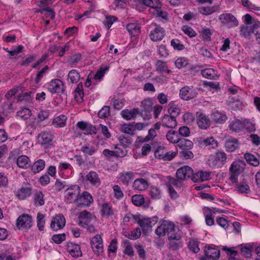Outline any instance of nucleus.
Masks as SVG:
<instances>
[{"label": "nucleus", "instance_id": "2f4dec72", "mask_svg": "<svg viewBox=\"0 0 260 260\" xmlns=\"http://www.w3.org/2000/svg\"><path fill=\"white\" fill-rule=\"evenodd\" d=\"M45 161L42 159H39L34 162L31 167V171L34 174H37L44 170L45 167Z\"/></svg>", "mask_w": 260, "mask_h": 260}, {"label": "nucleus", "instance_id": "c03bdc74", "mask_svg": "<svg viewBox=\"0 0 260 260\" xmlns=\"http://www.w3.org/2000/svg\"><path fill=\"white\" fill-rule=\"evenodd\" d=\"M83 97V84L80 83L75 90V98L77 102H80L82 101Z\"/></svg>", "mask_w": 260, "mask_h": 260}, {"label": "nucleus", "instance_id": "3c124183", "mask_svg": "<svg viewBox=\"0 0 260 260\" xmlns=\"http://www.w3.org/2000/svg\"><path fill=\"white\" fill-rule=\"evenodd\" d=\"M81 151L85 155H92L96 151L95 147L91 145L83 146L81 147Z\"/></svg>", "mask_w": 260, "mask_h": 260}, {"label": "nucleus", "instance_id": "052dcab7", "mask_svg": "<svg viewBox=\"0 0 260 260\" xmlns=\"http://www.w3.org/2000/svg\"><path fill=\"white\" fill-rule=\"evenodd\" d=\"M81 59V55L80 54H76L70 57L68 59V62L70 64L75 66L78 63Z\"/></svg>", "mask_w": 260, "mask_h": 260}, {"label": "nucleus", "instance_id": "423d86ee", "mask_svg": "<svg viewBox=\"0 0 260 260\" xmlns=\"http://www.w3.org/2000/svg\"><path fill=\"white\" fill-rule=\"evenodd\" d=\"M16 225L19 230H27L32 225V218L28 214H22L17 218Z\"/></svg>", "mask_w": 260, "mask_h": 260}, {"label": "nucleus", "instance_id": "4468645a", "mask_svg": "<svg viewBox=\"0 0 260 260\" xmlns=\"http://www.w3.org/2000/svg\"><path fill=\"white\" fill-rule=\"evenodd\" d=\"M48 90L51 93H60L63 91V84L59 79L52 80L48 87Z\"/></svg>", "mask_w": 260, "mask_h": 260}, {"label": "nucleus", "instance_id": "393cba45", "mask_svg": "<svg viewBox=\"0 0 260 260\" xmlns=\"http://www.w3.org/2000/svg\"><path fill=\"white\" fill-rule=\"evenodd\" d=\"M224 146L227 151L233 152L239 148V143L237 139L230 138L225 141Z\"/></svg>", "mask_w": 260, "mask_h": 260}, {"label": "nucleus", "instance_id": "2eb2a0df", "mask_svg": "<svg viewBox=\"0 0 260 260\" xmlns=\"http://www.w3.org/2000/svg\"><path fill=\"white\" fill-rule=\"evenodd\" d=\"M158 221V217L153 216L151 218L143 217L138 221V224L144 230L151 228Z\"/></svg>", "mask_w": 260, "mask_h": 260}, {"label": "nucleus", "instance_id": "8fccbe9b", "mask_svg": "<svg viewBox=\"0 0 260 260\" xmlns=\"http://www.w3.org/2000/svg\"><path fill=\"white\" fill-rule=\"evenodd\" d=\"M44 194L42 192H37L35 193L34 201L36 206H43L45 204V201L43 199Z\"/></svg>", "mask_w": 260, "mask_h": 260}, {"label": "nucleus", "instance_id": "774afa93", "mask_svg": "<svg viewBox=\"0 0 260 260\" xmlns=\"http://www.w3.org/2000/svg\"><path fill=\"white\" fill-rule=\"evenodd\" d=\"M117 21V18L112 15H109L106 17V20L104 21V23L110 28L112 24Z\"/></svg>", "mask_w": 260, "mask_h": 260}, {"label": "nucleus", "instance_id": "de8ad7c7", "mask_svg": "<svg viewBox=\"0 0 260 260\" xmlns=\"http://www.w3.org/2000/svg\"><path fill=\"white\" fill-rule=\"evenodd\" d=\"M188 248L194 253H198L200 251L199 242L194 239L189 240L187 244Z\"/></svg>", "mask_w": 260, "mask_h": 260}, {"label": "nucleus", "instance_id": "603ef678", "mask_svg": "<svg viewBox=\"0 0 260 260\" xmlns=\"http://www.w3.org/2000/svg\"><path fill=\"white\" fill-rule=\"evenodd\" d=\"M149 194L152 198L154 199H159L161 196L160 190L155 186H151L150 189Z\"/></svg>", "mask_w": 260, "mask_h": 260}, {"label": "nucleus", "instance_id": "58836bf2", "mask_svg": "<svg viewBox=\"0 0 260 260\" xmlns=\"http://www.w3.org/2000/svg\"><path fill=\"white\" fill-rule=\"evenodd\" d=\"M193 145L191 141L183 138H180L178 143V146L183 150L190 149L193 147Z\"/></svg>", "mask_w": 260, "mask_h": 260}, {"label": "nucleus", "instance_id": "a19ab883", "mask_svg": "<svg viewBox=\"0 0 260 260\" xmlns=\"http://www.w3.org/2000/svg\"><path fill=\"white\" fill-rule=\"evenodd\" d=\"M168 111L170 115L176 118L181 112V110L178 105L171 102L169 104Z\"/></svg>", "mask_w": 260, "mask_h": 260}, {"label": "nucleus", "instance_id": "5701e85b", "mask_svg": "<svg viewBox=\"0 0 260 260\" xmlns=\"http://www.w3.org/2000/svg\"><path fill=\"white\" fill-rule=\"evenodd\" d=\"M161 124L163 126L169 128H175L177 126V121L174 116L170 115H165L161 119Z\"/></svg>", "mask_w": 260, "mask_h": 260}, {"label": "nucleus", "instance_id": "c85d7f7f", "mask_svg": "<svg viewBox=\"0 0 260 260\" xmlns=\"http://www.w3.org/2000/svg\"><path fill=\"white\" fill-rule=\"evenodd\" d=\"M32 193V188L30 186H23L17 192L16 196L20 200H24L29 197Z\"/></svg>", "mask_w": 260, "mask_h": 260}, {"label": "nucleus", "instance_id": "09e8293b", "mask_svg": "<svg viewBox=\"0 0 260 260\" xmlns=\"http://www.w3.org/2000/svg\"><path fill=\"white\" fill-rule=\"evenodd\" d=\"M169 240H180L181 238V232L177 226H175L174 229L168 234Z\"/></svg>", "mask_w": 260, "mask_h": 260}, {"label": "nucleus", "instance_id": "680f3d73", "mask_svg": "<svg viewBox=\"0 0 260 260\" xmlns=\"http://www.w3.org/2000/svg\"><path fill=\"white\" fill-rule=\"evenodd\" d=\"M166 150L164 147H158L154 152L155 157L159 159H164Z\"/></svg>", "mask_w": 260, "mask_h": 260}, {"label": "nucleus", "instance_id": "39448f33", "mask_svg": "<svg viewBox=\"0 0 260 260\" xmlns=\"http://www.w3.org/2000/svg\"><path fill=\"white\" fill-rule=\"evenodd\" d=\"M219 20L228 28H233L239 25L237 19L231 13H222L219 16Z\"/></svg>", "mask_w": 260, "mask_h": 260}, {"label": "nucleus", "instance_id": "c756f323", "mask_svg": "<svg viewBox=\"0 0 260 260\" xmlns=\"http://www.w3.org/2000/svg\"><path fill=\"white\" fill-rule=\"evenodd\" d=\"M17 165L19 168L26 169L30 166V160L26 155H20L17 159Z\"/></svg>", "mask_w": 260, "mask_h": 260}, {"label": "nucleus", "instance_id": "dca6fc26", "mask_svg": "<svg viewBox=\"0 0 260 260\" xmlns=\"http://www.w3.org/2000/svg\"><path fill=\"white\" fill-rule=\"evenodd\" d=\"M93 202L92 196L87 191H84L81 195H79L77 203L79 205L88 207Z\"/></svg>", "mask_w": 260, "mask_h": 260}, {"label": "nucleus", "instance_id": "b1692460", "mask_svg": "<svg viewBox=\"0 0 260 260\" xmlns=\"http://www.w3.org/2000/svg\"><path fill=\"white\" fill-rule=\"evenodd\" d=\"M229 127L233 132L239 133L244 128V124L240 120L234 119L229 121Z\"/></svg>", "mask_w": 260, "mask_h": 260}, {"label": "nucleus", "instance_id": "f257e3e1", "mask_svg": "<svg viewBox=\"0 0 260 260\" xmlns=\"http://www.w3.org/2000/svg\"><path fill=\"white\" fill-rule=\"evenodd\" d=\"M227 162V155L222 150H218L209 156L208 160L209 166L213 168H221Z\"/></svg>", "mask_w": 260, "mask_h": 260}, {"label": "nucleus", "instance_id": "a211bd4d", "mask_svg": "<svg viewBox=\"0 0 260 260\" xmlns=\"http://www.w3.org/2000/svg\"><path fill=\"white\" fill-rule=\"evenodd\" d=\"M210 115L212 120L217 124H223L228 119V117L224 112L218 110L212 111Z\"/></svg>", "mask_w": 260, "mask_h": 260}, {"label": "nucleus", "instance_id": "f03ea898", "mask_svg": "<svg viewBox=\"0 0 260 260\" xmlns=\"http://www.w3.org/2000/svg\"><path fill=\"white\" fill-rule=\"evenodd\" d=\"M145 6L150 8L149 11L157 17L166 19L168 14L161 10V6L158 0H143Z\"/></svg>", "mask_w": 260, "mask_h": 260}, {"label": "nucleus", "instance_id": "bb28decb", "mask_svg": "<svg viewBox=\"0 0 260 260\" xmlns=\"http://www.w3.org/2000/svg\"><path fill=\"white\" fill-rule=\"evenodd\" d=\"M141 25L137 22L129 23L126 25V29L132 36H137L141 32Z\"/></svg>", "mask_w": 260, "mask_h": 260}, {"label": "nucleus", "instance_id": "f3484780", "mask_svg": "<svg viewBox=\"0 0 260 260\" xmlns=\"http://www.w3.org/2000/svg\"><path fill=\"white\" fill-rule=\"evenodd\" d=\"M67 249L70 255L73 257L78 258L82 255L80 246L77 244L68 242L67 245Z\"/></svg>", "mask_w": 260, "mask_h": 260}, {"label": "nucleus", "instance_id": "5fc2aeb1", "mask_svg": "<svg viewBox=\"0 0 260 260\" xmlns=\"http://www.w3.org/2000/svg\"><path fill=\"white\" fill-rule=\"evenodd\" d=\"M205 212H207V213H205V220L206 224L208 225H212L214 223V221L212 217L213 214L211 210L209 208H207L205 209Z\"/></svg>", "mask_w": 260, "mask_h": 260}, {"label": "nucleus", "instance_id": "aec40b11", "mask_svg": "<svg viewBox=\"0 0 260 260\" xmlns=\"http://www.w3.org/2000/svg\"><path fill=\"white\" fill-rule=\"evenodd\" d=\"M135 174L131 171H123L119 173L118 179L123 184L127 185L135 178Z\"/></svg>", "mask_w": 260, "mask_h": 260}, {"label": "nucleus", "instance_id": "a18cd8bd", "mask_svg": "<svg viewBox=\"0 0 260 260\" xmlns=\"http://www.w3.org/2000/svg\"><path fill=\"white\" fill-rule=\"evenodd\" d=\"M31 115V111L28 108H22L17 113V116L23 120L28 119Z\"/></svg>", "mask_w": 260, "mask_h": 260}, {"label": "nucleus", "instance_id": "338daca9", "mask_svg": "<svg viewBox=\"0 0 260 260\" xmlns=\"http://www.w3.org/2000/svg\"><path fill=\"white\" fill-rule=\"evenodd\" d=\"M110 114V108L108 106L103 107L99 112L98 116L101 118L107 117Z\"/></svg>", "mask_w": 260, "mask_h": 260}, {"label": "nucleus", "instance_id": "4c0bfd02", "mask_svg": "<svg viewBox=\"0 0 260 260\" xmlns=\"http://www.w3.org/2000/svg\"><path fill=\"white\" fill-rule=\"evenodd\" d=\"M80 74L76 70H71L68 75V81L71 83H77L80 79Z\"/></svg>", "mask_w": 260, "mask_h": 260}, {"label": "nucleus", "instance_id": "0eeeda50", "mask_svg": "<svg viewBox=\"0 0 260 260\" xmlns=\"http://www.w3.org/2000/svg\"><path fill=\"white\" fill-rule=\"evenodd\" d=\"M197 123L198 127L201 129H208L211 123V121L208 115L201 111L196 113Z\"/></svg>", "mask_w": 260, "mask_h": 260}, {"label": "nucleus", "instance_id": "4be33fe9", "mask_svg": "<svg viewBox=\"0 0 260 260\" xmlns=\"http://www.w3.org/2000/svg\"><path fill=\"white\" fill-rule=\"evenodd\" d=\"M85 180L90 184L98 187L101 184V180L98 174L94 171H90L85 176Z\"/></svg>", "mask_w": 260, "mask_h": 260}, {"label": "nucleus", "instance_id": "37998d69", "mask_svg": "<svg viewBox=\"0 0 260 260\" xmlns=\"http://www.w3.org/2000/svg\"><path fill=\"white\" fill-rule=\"evenodd\" d=\"M244 158L248 164L253 166L256 167L259 165L258 159L255 156L249 153H246L244 154Z\"/></svg>", "mask_w": 260, "mask_h": 260}, {"label": "nucleus", "instance_id": "7c9ffc66", "mask_svg": "<svg viewBox=\"0 0 260 260\" xmlns=\"http://www.w3.org/2000/svg\"><path fill=\"white\" fill-rule=\"evenodd\" d=\"M219 11L218 6H214L212 7H200L198 8V11L203 15H209L214 12Z\"/></svg>", "mask_w": 260, "mask_h": 260}, {"label": "nucleus", "instance_id": "49530a36", "mask_svg": "<svg viewBox=\"0 0 260 260\" xmlns=\"http://www.w3.org/2000/svg\"><path fill=\"white\" fill-rule=\"evenodd\" d=\"M202 76L209 79H214L216 76V72L212 69H206L202 71Z\"/></svg>", "mask_w": 260, "mask_h": 260}, {"label": "nucleus", "instance_id": "69168bd1", "mask_svg": "<svg viewBox=\"0 0 260 260\" xmlns=\"http://www.w3.org/2000/svg\"><path fill=\"white\" fill-rule=\"evenodd\" d=\"M66 235L65 234H55L52 237L53 241L56 244H60L66 240Z\"/></svg>", "mask_w": 260, "mask_h": 260}, {"label": "nucleus", "instance_id": "412c9836", "mask_svg": "<svg viewBox=\"0 0 260 260\" xmlns=\"http://www.w3.org/2000/svg\"><path fill=\"white\" fill-rule=\"evenodd\" d=\"M245 166V163L243 161L236 160L232 164L230 171L231 173L239 175L243 172Z\"/></svg>", "mask_w": 260, "mask_h": 260}, {"label": "nucleus", "instance_id": "6e6d98bb", "mask_svg": "<svg viewBox=\"0 0 260 260\" xmlns=\"http://www.w3.org/2000/svg\"><path fill=\"white\" fill-rule=\"evenodd\" d=\"M237 191L241 193H247L250 190L249 185L246 183H238L236 184Z\"/></svg>", "mask_w": 260, "mask_h": 260}, {"label": "nucleus", "instance_id": "9d476101", "mask_svg": "<svg viewBox=\"0 0 260 260\" xmlns=\"http://www.w3.org/2000/svg\"><path fill=\"white\" fill-rule=\"evenodd\" d=\"M66 224V219L63 215L59 214L52 217L50 223L51 229L54 231H57L59 230L62 229Z\"/></svg>", "mask_w": 260, "mask_h": 260}, {"label": "nucleus", "instance_id": "79ce46f5", "mask_svg": "<svg viewBox=\"0 0 260 260\" xmlns=\"http://www.w3.org/2000/svg\"><path fill=\"white\" fill-rule=\"evenodd\" d=\"M119 129L122 133L131 135H135V128L133 124H127L125 123L121 124Z\"/></svg>", "mask_w": 260, "mask_h": 260}, {"label": "nucleus", "instance_id": "ea45409f", "mask_svg": "<svg viewBox=\"0 0 260 260\" xmlns=\"http://www.w3.org/2000/svg\"><path fill=\"white\" fill-rule=\"evenodd\" d=\"M101 212L103 216L109 217L114 214L111 206L108 203H104L101 206Z\"/></svg>", "mask_w": 260, "mask_h": 260}, {"label": "nucleus", "instance_id": "c9c22d12", "mask_svg": "<svg viewBox=\"0 0 260 260\" xmlns=\"http://www.w3.org/2000/svg\"><path fill=\"white\" fill-rule=\"evenodd\" d=\"M205 255L212 259H217L219 257L220 251L219 250L211 247H208L205 250Z\"/></svg>", "mask_w": 260, "mask_h": 260}, {"label": "nucleus", "instance_id": "4d7b16f0", "mask_svg": "<svg viewBox=\"0 0 260 260\" xmlns=\"http://www.w3.org/2000/svg\"><path fill=\"white\" fill-rule=\"evenodd\" d=\"M188 60L186 58L183 57L177 58L175 62V66L178 69L185 67L188 64Z\"/></svg>", "mask_w": 260, "mask_h": 260}, {"label": "nucleus", "instance_id": "864d4df0", "mask_svg": "<svg viewBox=\"0 0 260 260\" xmlns=\"http://www.w3.org/2000/svg\"><path fill=\"white\" fill-rule=\"evenodd\" d=\"M145 201L144 198L141 194H135L132 198V203L137 206H141Z\"/></svg>", "mask_w": 260, "mask_h": 260}, {"label": "nucleus", "instance_id": "6ab92c4d", "mask_svg": "<svg viewBox=\"0 0 260 260\" xmlns=\"http://www.w3.org/2000/svg\"><path fill=\"white\" fill-rule=\"evenodd\" d=\"M256 26L252 24H245L241 26L240 35L245 39H249L253 34Z\"/></svg>", "mask_w": 260, "mask_h": 260}, {"label": "nucleus", "instance_id": "20e7f679", "mask_svg": "<svg viewBox=\"0 0 260 260\" xmlns=\"http://www.w3.org/2000/svg\"><path fill=\"white\" fill-rule=\"evenodd\" d=\"M80 188L78 185L68 187L64 191L65 201L67 203L77 202L80 194Z\"/></svg>", "mask_w": 260, "mask_h": 260}, {"label": "nucleus", "instance_id": "bf43d9fd", "mask_svg": "<svg viewBox=\"0 0 260 260\" xmlns=\"http://www.w3.org/2000/svg\"><path fill=\"white\" fill-rule=\"evenodd\" d=\"M170 248L172 250H177L182 246V243L180 240H169Z\"/></svg>", "mask_w": 260, "mask_h": 260}, {"label": "nucleus", "instance_id": "f8f14e48", "mask_svg": "<svg viewBox=\"0 0 260 260\" xmlns=\"http://www.w3.org/2000/svg\"><path fill=\"white\" fill-rule=\"evenodd\" d=\"M192 169L188 166H184L178 169L176 172L177 178L180 180H185L191 178Z\"/></svg>", "mask_w": 260, "mask_h": 260}, {"label": "nucleus", "instance_id": "e433bc0d", "mask_svg": "<svg viewBox=\"0 0 260 260\" xmlns=\"http://www.w3.org/2000/svg\"><path fill=\"white\" fill-rule=\"evenodd\" d=\"M166 137L168 141L172 143L178 144L180 139L177 132L172 130L169 131L167 133Z\"/></svg>", "mask_w": 260, "mask_h": 260}, {"label": "nucleus", "instance_id": "6e6552de", "mask_svg": "<svg viewBox=\"0 0 260 260\" xmlns=\"http://www.w3.org/2000/svg\"><path fill=\"white\" fill-rule=\"evenodd\" d=\"M198 92L196 89L192 86H185L180 90L179 95L184 101H188L197 96Z\"/></svg>", "mask_w": 260, "mask_h": 260}, {"label": "nucleus", "instance_id": "72a5a7b5", "mask_svg": "<svg viewBox=\"0 0 260 260\" xmlns=\"http://www.w3.org/2000/svg\"><path fill=\"white\" fill-rule=\"evenodd\" d=\"M39 141L42 145L49 144L52 141V136L47 132H42L39 136Z\"/></svg>", "mask_w": 260, "mask_h": 260}, {"label": "nucleus", "instance_id": "ddd939ff", "mask_svg": "<svg viewBox=\"0 0 260 260\" xmlns=\"http://www.w3.org/2000/svg\"><path fill=\"white\" fill-rule=\"evenodd\" d=\"M155 26V27L151 31L149 37L153 42L159 41L164 38L166 31L160 26L156 24Z\"/></svg>", "mask_w": 260, "mask_h": 260}, {"label": "nucleus", "instance_id": "0e129e2a", "mask_svg": "<svg viewBox=\"0 0 260 260\" xmlns=\"http://www.w3.org/2000/svg\"><path fill=\"white\" fill-rule=\"evenodd\" d=\"M182 31L189 37L192 38L196 36L197 33L190 26L187 25H184L182 28Z\"/></svg>", "mask_w": 260, "mask_h": 260}, {"label": "nucleus", "instance_id": "13d9d810", "mask_svg": "<svg viewBox=\"0 0 260 260\" xmlns=\"http://www.w3.org/2000/svg\"><path fill=\"white\" fill-rule=\"evenodd\" d=\"M45 216L41 213H38L37 214V226L40 231H43L44 230L45 225Z\"/></svg>", "mask_w": 260, "mask_h": 260}, {"label": "nucleus", "instance_id": "7ed1b4c3", "mask_svg": "<svg viewBox=\"0 0 260 260\" xmlns=\"http://www.w3.org/2000/svg\"><path fill=\"white\" fill-rule=\"evenodd\" d=\"M195 141L200 147L204 149H215L218 147L217 140L212 136L207 138L198 137L195 139Z\"/></svg>", "mask_w": 260, "mask_h": 260}, {"label": "nucleus", "instance_id": "9b49d317", "mask_svg": "<svg viewBox=\"0 0 260 260\" xmlns=\"http://www.w3.org/2000/svg\"><path fill=\"white\" fill-rule=\"evenodd\" d=\"M95 218V216L91 213L84 210L79 214L78 217V224L83 227L85 228Z\"/></svg>", "mask_w": 260, "mask_h": 260}, {"label": "nucleus", "instance_id": "a878e982", "mask_svg": "<svg viewBox=\"0 0 260 260\" xmlns=\"http://www.w3.org/2000/svg\"><path fill=\"white\" fill-rule=\"evenodd\" d=\"M138 108H134L131 110L125 109L121 112V116L125 120H128L135 119L139 113Z\"/></svg>", "mask_w": 260, "mask_h": 260}, {"label": "nucleus", "instance_id": "1a4fd4ad", "mask_svg": "<svg viewBox=\"0 0 260 260\" xmlns=\"http://www.w3.org/2000/svg\"><path fill=\"white\" fill-rule=\"evenodd\" d=\"M91 247L96 254L99 255L103 251V242L101 235L96 234L90 239Z\"/></svg>", "mask_w": 260, "mask_h": 260}, {"label": "nucleus", "instance_id": "f704fd0d", "mask_svg": "<svg viewBox=\"0 0 260 260\" xmlns=\"http://www.w3.org/2000/svg\"><path fill=\"white\" fill-rule=\"evenodd\" d=\"M67 120L66 115H60L54 118L53 123L55 127H62L66 125Z\"/></svg>", "mask_w": 260, "mask_h": 260}, {"label": "nucleus", "instance_id": "e2e57ef3", "mask_svg": "<svg viewBox=\"0 0 260 260\" xmlns=\"http://www.w3.org/2000/svg\"><path fill=\"white\" fill-rule=\"evenodd\" d=\"M109 69L108 66H104L100 68L94 75V79L100 80L105 75L106 71Z\"/></svg>", "mask_w": 260, "mask_h": 260}, {"label": "nucleus", "instance_id": "473e14b6", "mask_svg": "<svg viewBox=\"0 0 260 260\" xmlns=\"http://www.w3.org/2000/svg\"><path fill=\"white\" fill-rule=\"evenodd\" d=\"M121 246L123 248V252L125 254L129 256H133L134 255V251L131 243L127 240L123 241Z\"/></svg>", "mask_w": 260, "mask_h": 260}, {"label": "nucleus", "instance_id": "cd10ccee", "mask_svg": "<svg viewBox=\"0 0 260 260\" xmlns=\"http://www.w3.org/2000/svg\"><path fill=\"white\" fill-rule=\"evenodd\" d=\"M148 187V183L143 178L136 179L133 184V187L135 190L143 191Z\"/></svg>", "mask_w": 260, "mask_h": 260}]
</instances>
